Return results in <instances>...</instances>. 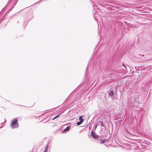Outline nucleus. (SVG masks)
I'll use <instances>...</instances> for the list:
<instances>
[{
  "instance_id": "obj_2",
  "label": "nucleus",
  "mask_w": 152,
  "mask_h": 152,
  "mask_svg": "<svg viewBox=\"0 0 152 152\" xmlns=\"http://www.w3.org/2000/svg\"><path fill=\"white\" fill-rule=\"evenodd\" d=\"M91 135L94 139H97L98 138V135L93 131H91Z\"/></svg>"
},
{
  "instance_id": "obj_10",
  "label": "nucleus",
  "mask_w": 152,
  "mask_h": 152,
  "mask_svg": "<svg viewBox=\"0 0 152 152\" xmlns=\"http://www.w3.org/2000/svg\"><path fill=\"white\" fill-rule=\"evenodd\" d=\"M99 122L101 123V124L102 126L103 127H105V126L104 125L102 121H99Z\"/></svg>"
},
{
  "instance_id": "obj_4",
  "label": "nucleus",
  "mask_w": 152,
  "mask_h": 152,
  "mask_svg": "<svg viewBox=\"0 0 152 152\" xmlns=\"http://www.w3.org/2000/svg\"><path fill=\"white\" fill-rule=\"evenodd\" d=\"M70 128V127L69 126H67L65 129H64L63 132H66L68 131L69 130Z\"/></svg>"
},
{
  "instance_id": "obj_5",
  "label": "nucleus",
  "mask_w": 152,
  "mask_h": 152,
  "mask_svg": "<svg viewBox=\"0 0 152 152\" xmlns=\"http://www.w3.org/2000/svg\"><path fill=\"white\" fill-rule=\"evenodd\" d=\"M79 120L80 121V122H81L82 123H83L84 120L82 118V116H80L79 117Z\"/></svg>"
},
{
  "instance_id": "obj_9",
  "label": "nucleus",
  "mask_w": 152,
  "mask_h": 152,
  "mask_svg": "<svg viewBox=\"0 0 152 152\" xmlns=\"http://www.w3.org/2000/svg\"><path fill=\"white\" fill-rule=\"evenodd\" d=\"M12 0H9V1L7 4L6 6V7H7L9 4H10V3H11V2L12 1Z\"/></svg>"
},
{
  "instance_id": "obj_13",
  "label": "nucleus",
  "mask_w": 152,
  "mask_h": 152,
  "mask_svg": "<svg viewBox=\"0 0 152 152\" xmlns=\"http://www.w3.org/2000/svg\"><path fill=\"white\" fill-rule=\"evenodd\" d=\"M123 65L124 66V67H125V68L126 69V66H124V64H123Z\"/></svg>"
},
{
  "instance_id": "obj_3",
  "label": "nucleus",
  "mask_w": 152,
  "mask_h": 152,
  "mask_svg": "<svg viewBox=\"0 0 152 152\" xmlns=\"http://www.w3.org/2000/svg\"><path fill=\"white\" fill-rule=\"evenodd\" d=\"M50 142H48L46 144V145L45 148V150L47 151L48 148V146L50 144Z\"/></svg>"
},
{
  "instance_id": "obj_11",
  "label": "nucleus",
  "mask_w": 152,
  "mask_h": 152,
  "mask_svg": "<svg viewBox=\"0 0 152 152\" xmlns=\"http://www.w3.org/2000/svg\"><path fill=\"white\" fill-rule=\"evenodd\" d=\"M82 123L81 122H77V126L80 125Z\"/></svg>"
},
{
  "instance_id": "obj_6",
  "label": "nucleus",
  "mask_w": 152,
  "mask_h": 152,
  "mask_svg": "<svg viewBox=\"0 0 152 152\" xmlns=\"http://www.w3.org/2000/svg\"><path fill=\"white\" fill-rule=\"evenodd\" d=\"M114 92L112 91H110V92L109 94V96H112L114 95Z\"/></svg>"
},
{
  "instance_id": "obj_8",
  "label": "nucleus",
  "mask_w": 152,
  "mask_h": 152,
  "mask_svg": "<svg viewBox=\"0 0 152 152\" xmlns=\"http://www.w3.org/2000/svg\"><path fill=\"white\" fill-rule=\"evenodd\" d=\"M105 141V139L104 140H101L100 141V143L101 144H104Z\"/></svg>"
},
{
  "instance_id": "obj_14",
  "label": "nucleus",
  "mask_w": 152,
  "mask_h": 152,
  "mask_svg": "<svg viewBox=\"0 0 152 152\" xmlns=\"http://www.w3.org/2000/svg\"><path fill=\"white\" fill-rule=\"evenodd\" d=\"M97 126V125H96L95 126V128H96Z\"/></svg>"
},
{
  "instance_id": "obj_12",
  "label": "nucleus",
  "mask_w": 152,
  "mask_h": 152,
  "mask_svg": "<svg viewBox=\"0 0 152 152\" xmlns=\"http://www.w3.org/2000/svg\"><path fill=\"white\" fill-rule=\"evenodd\" d=\"M59 115H57L56 116V117H55L53 119V120H54V119H55L57 117H59Z\"/></svg>"
},
{
  "instance_id": "obj_1",
  "label": "nucleus",
  "mask_w": 152,
  "mask_h": 152,
  "mask_svg": "<svg viewBox=\"0 0 152 152\" xmlns=\"http://www.w3.org/2000/svg\"><path fill=\"white\" fill-rule=\"evenodd\" d=\"M11 127L13 129L18 128L19 127L18 121L16 118H15L12 120Z\"/></svg>"
},
{
  "instance_id": "obj_7",
  "label": "nucleus",
  "mask_w": 152,
  "mask_h": 152,
  "mask_svg": "<svg viewBox=\"0 0 152 152\" xmlns=\"http://www.w3.org/2000/svg\"><path fill=\"white\" fill-rule=\"evenodd\" d=\"M6 122V120L5 119V121L4 122L2 123L1 124V125L2 126L0 127V128H1L4 126V124H5Z\"/></svg>"
}]
</instances>
